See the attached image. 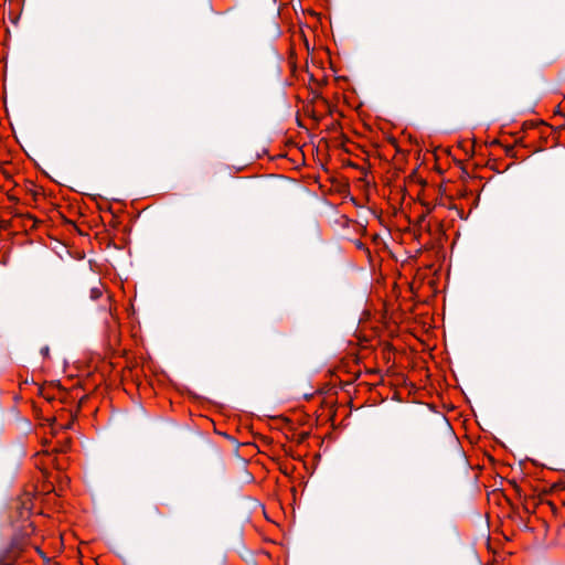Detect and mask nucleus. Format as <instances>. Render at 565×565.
<instances>
[{
	"label": "nucleus",
	"mask_w": 565,
	"mask_h": 565,
	"mask_svg": "<svg viewBox=\"0 0 565 565\" xmlns=\"http://www.w3.org/2000/svg\"><path fill=\"white\" fill-rule=\"evenodd\" d=\"M99 295H100L99 289H97V288H93V289H92V297H93V298H98V297H99Z\"/></svg>",
	"instance_id": "obj_1"
}]
</instances>
